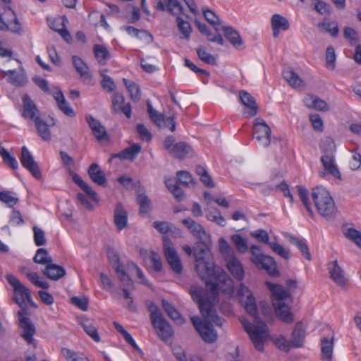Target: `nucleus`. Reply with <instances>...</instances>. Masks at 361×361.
I'll return each instance as SVG.
<instances>
[{"label":"nucleus","mask_w":361,"mask_h":361,"mask_svg":"<svg viewBox=\"0 0 361 361\" xmlns=\"http://www.w3.org/2000/svg\"><path fill=\"white\" fill-rule=\"evenodd\" d=\"M192 152V149L188 143L179 142L175 144L169 154L174 158L181 160Z\"/></svg>","instance_id":"c756f323"},{"label":"nucleus","mask_w":361,"mask_h":361,"mask_svg":"<svg viewBox=\"0 0 361 361\" xmlns=\"http://www.w3.org/2000/svg\"><path fill=\"white\" fill-rule=\"evenodd\" d=\"M85 119L93 135L99 142L109 141V137L106 128L102 125L99 120L91 115L86 116Z\"/></svg>","instance_id":"2eb2a0df"},{"label":"nucleus","mask_w":361,"mask_h":361,"mask_svg":"<svg viewBox=\"0 0 361 361\" xmlns=\"http://www.w3.org/2000/svg\"><path fill=\"white\" fill-rule=\"evenodd\" d=\"M318 27L325 30L334 37H336L338 35V25L336 22H321L318 23Z\"/></svg>","instance_id":"de8ad7c7"},{"label":"nucleus","mask_w":361,"mask_h":361,"mask_svg":"<svg viewBox=\"0 0 361 361\" xmlns=\"http://www.w3.org/2000/svg\"><path fill=\"white\" fill-rule=\"evenodd\" d=\"M0 155L4 161L10 166L12 169H17L18 163L16 159L10 154V153L4 147L0 148Z\"/></svg>","instance_id":"13d9d810"},{"label":"nucleus","mask_w":361,"mask_h":361,"mask_svg":"<svg viewBox=\"0 0 361 361\" xmlns=\"http://www.w3.org/2000/svg\"><path fill=\"white\" fill-rule=\"evenodd\" d=\"M33 233H34V241L37 246L44 245L47 239L45 237L44 231L40 228L35 226L33 227Z\"/></svg>","instance_id":"69168bd1"},{"label":"nucleus","mask_w":361,"mask_h":361,"mask_svg":"<svg viewBox=\"0 0 361 361\" xmlns=\"http://www.w3.org/2000/svg\"><path fill=\"white\" fill-rule=\"evenodd\" d=\"M334 336L321 339V352L323 361H331L334 349Z\"/></svg>","instance_id":"bb28decb"},{"label":"nucleus","mask_w":361,"mask_h":361,"mask_svg":"<svg viewBox=\"0 0 361 361\" xmlns=\"http://www.w3.org/2000/svg\"><path fill=\"white\" fill-rule=\"evenodd\" d=\"M271 130L262 118H256L253 126V138L259 147H267L271 142Z\"/></svg>","instance_id":"0eeeda50"},{"label":"nucleus","mask_w":361,"mask_h":361,"mask_svg":"<svg viewBox=\"0 0 361 361\" xmlns=\"http://www.w3.org/2000/svg\"><path fill=\"white\" fill-rule=\"evenodd\" d=\"M250 252L252 255L250 260L258 269L265 270L268 274L272 276L279 275L274 259L264 255L259 246L252 245Z\"/></svg>","instance_id":"39448f33"},{"label":"nucleus","mask_w":361,"mask_h":361,"mask_svg":"<svg viewBox=\"0 0 361 361\" xmlns=\"http://www.w3.org/2000/svg\"><path fill=\"white\" fill-rule=\"evenodd\" d=\"M219 247L221 253L224 255V259H227L228 257L233 256L235 252L233 248L230 246L228 243L224 238H221L219 240Z\"/></svg>","instance_id":"680f3d73"},{"label":"nucleus","mask_w":361,"mask_h":361,"mask_svg":"<svg viewBox=\"0 0 361 361\" xmlns=\"http://www.w3.org/2000/svg\"><path fill=\"white\" fill-rule=\"evenodd\" d=\"M72 179L80 188L87 193V195L94 201L98 202V197L96 192L85 183L82 178L75 173H72Z\"/></svg>","instance_id":"58836bf2"},{"label":"nucleus","mask_w":361,"mask_h":361,"mask_svg":"<svg viewBox=\"0 0 361 361\" xmlns=\"http://www.w3.org/2000/svg\"><path fill=\"white\" fill-rule=\"evenodd\" d=\"M136 130L140 138L145 142H149L152 140V134L149 130L142 123L136 126Z\"/></svg>","instance_id":"774afa93"},{"label":"nucleus","mask_w":361,"mask_h":361,"mask_svg":"<svg viewBox=\"0 0 361 361\" xmlns=\"http://www.w3.org/2000/svg\"><path fill=\"white\" fill-rule=\"evenodd\" d=\"M141 146L137 143H134L130 147L124 149L119 153L114 154V157H118L123 160H134L137 154L141 152Z\"/></svg>","instance_id":"7c9ffc66"},{"label":"nucleus","mask_w":361,"mask_h":361,"mask_svg":"<svg viewBox=\"0 0 361 361\" xmlns=\"http://www.w3.org/2000/svg\"><path fill=\"white\" fill-rule=\"evenodd\" d=\"M326 144L329 146V149H324V154L321 157L324 170L334 177L341 179V174L335 163L334 152L336 146L333 140H328Z\"/></svg>","instance_id":"1a4fd4ad"},{"label":"nucleus","mask_w":361,"mask_h":361,"mask_svg":"<svg viewBox=\"0 0 361 361\" xmlns=\"http://www.w3.org/2000/svg\"><path fill=\"white\" fill-rule=\"evenodd\" d=\"M123 29L126 31V32L131 35L135 36L137 38H149V39H152V36L147 31L143 30H138L133 26H124Z\"/></svg>","instance_id":"5fc2aeb1"},{"label":"nucleus","mask_w":361,"mask_h":361,"mask_svg":"<svg viewBox=\"0 0 361 361\" xmlns=\"http://www.w3.org/2000/svg\"><path fill=\"white\" fill-rule=\"evenodd\" d=\"M137 202L140 205V213L147 214L151 209V201L145 193H139L137 197Z\"/></svg>","instance_id":"8fccbe9b"},{"label":"nucleus","mask_w":361,"mask_h":361,"mask_svg":"<svg viewBox=\"0 0 361 361\" xmlns=\"http://www.w3.org/2000/svg\"><path fill=\"white\" fill-rule=\"evenodd\" d=\"M18 316L19 319V326L22 330L20 336L27 344L32 345L34 348H36L37 343L33 338L36 333L35 326L32 323L30 318L24 316V313L23 312H18Z\"/></svg>","instance_id":"f8f14e48"},{"label":"nucleus","mask_w":361,"mask_h":361,"mask_svg":"<svg viewBox=\"0 0 361 361\" xmlns=\"http://www.w3.org/2000/svg\"><path fill=\"white\" fill-rule=\"evenodd\" d=\"M225 261L228 271L233 277L238 281H242L245 276V271L241 262L236 257L235 255L228 257Z\"/></svg>","instance_id":"6ab92c4d"},{"label":"nucleus","mask_w":361,"mask_h":361,"mask_svg":"<svg viewBox=\"0 0 361 361\" xmlns=\"http://www.w3.org/2000/svg\"><path fill=\"white\" fill-rule=\"evenodd\" d=\"M6 279L13 288V299L20 307L25 306L27 302L32 305L31 293L27 287L12 274H7Z\"/></svg>","instance_id":"423d86ee"},{"label":"nucleus","mask_w":361,"mask_h":361,"mask_svg":"<svg viewBox=\"0 0 361 361\" xmlns=\"http://www.w3.org/2000/svg\"><path fill=\"white\" fill-rule=\"evenodd\" d=\"M0 30L16 33L22 32L21 25L11 8H6L4 13L0 15Z\"/></svg>","instance_id":"9b49d317"},{"label":"nucleus","mask_w":361,"mask_h":361,"mask_svg":"<svg viewBox=\"0 0 361 361\" xmlns=\"http://www.w3.org/2000/svg\"><path fill=\"white\" fill-rule=\"evenodd\" d=\"M222 30L224 32L226 38L233 44L235 48L240 49L243 45V40L239 33L233 30L231 27L224 26Z\"/></svg>","instance_id":"4c0bfd02"},{"label":"nucleus","mask_w":361,"mask_h":361,"mask_svg":"<svg viewBox=\"0 0 361 361\" xmlns=\"http://www.w3.org/2000/svg\"><path fill=\"white\" fill-rule=\"evenodd\" d=\"M239 98L248 109L244 114L249 118L255 116L257 114L258 106L253 97L247 92L242 90L239 92Z\"/></svg>","instance_id":"4be33fe9"},{"label":"nucleus","mask_w":361,"mask_h":361,"mask_svg":"<svg viewBox=\"0 0 361 361\" xmlns=\"http://www.w3.org/2000/svg\"><path fill=\"white\" fill-rule=\"evenodd\" d=\"M162 306L164 311L167 313L169 317L173 319L178 324H182L184 322V319L180 316L179 312L172 306L167 300H162Z\"/></svg>","instance_id":"37998d69"},{"label":"nucleus","mask_w":361,"mask_h":361,"mask_svg":"<svg viewBox=\"0 0 361 361\" xmlns=\"http://www.w3.org/2000/svg\"><path fill=\"white\" fill-rule=\"evenodd\" d=\"M115 329L123 336L125 341L130 345L134 350L137 351L140 353H142V350L139 348V346L136 344L135 340L132 337V336L123 328V326L117 322H114L113 323Z\"/></svg>","instance_id":"c03bdc74"},{"label":"nucleus","mask_w":361,"mask_h":361,"mask_svg":"<svg viewBox=\"0 0 361 361\" xmlns=\"http://www.w3.org/2000/svg\"><path fill=\"white\" fill-rule=\"evenodd\" d=\"M107 255L109 262L116 272L121 282L124 286H130L133 288V281L125 271L123 266L120 263L118 252L113 248H109L107 251Z\"/></svg>","instance_id":"9d476101"},{"label":"nucleus","mask_w":361,"mask_h":361,"mask_svg":"<svg viewBox=\"0 0 361 361\" xmlns=\"http://www.w3.org/2000/svg\"><path fill=\"white\" fill-rule=\"evenodd\" d=\"M73 64L79 73L81 80L85 83H89L92 80V74L90 72L87 65L82 59L77 56L72 57Z\"/></svg>","instance_id":"5701e85b"},{"label":"nucleus","mask_w":361,"mask_h":361,"mask_svg":"<svg viewBox=\"0 0 361 361\" xmlns=\"http://www.w3.org/2000/svg\"><path fill=\"white\" fill-rule=\"evenodd\" d=\"M35 124L39 136L44 141H50L51 133L49 126L41 118H37Z\"/></svg>","instance_id":"ea45409f"},{"label":"nucleus","mask_w":361,"mask_h":361,"mask_svg":"<svg viewBox=\"0 0 361 361\" xmlns=\"http://www.w3.org/2000/svg\"><path fill=\"white\" fill-rule=\"evenodd\" d=\"M48 21L49 27L58 32L66 42H69L72 39L71 35L66 27V24L68 23L66 16L54 18L51 20H48Z\"/></svg>","instance_id":"aec40b11"},{"label":"nucleus","mask_w":361,"mask_h":361,"mask_svg":"<svg viewBox=\"0 0 361 361\" xmlns=\"http://www.w3.org/2000/svg\"><path fill=\"white\" fill-rule=\"evenodd\" d=\"M152 324L162 341H166L173 335V329L164 317L152 322Z\"/></svg>","instance_id":"a211bd4d"},{"label":"nucleus","mask_w":361,"mask_h":361,"mask_svg":"<svg viewBox=\"0 0 361 361\" xmlns=\"http://www.w3.org/2000/svg\"><path fill=\"white\" fill-rule=\"evenodd\" d=\"M43 274L51 280H59L66 274V270L61 266L52 264L47 265Z\"/></svg>","instance_id":"72a5a7b5"},{"label":"nucleus","mask_w":361,"mask_h":361,"mask_svg":"<svg viewBox=\"0 0 361 361\" xmlns=\"http://www.w3.org/2000/svg\"><path fill=\"white\" fill-rule=\"evenodd\" d=\"M195 257L196 272L204 281L208 294L207 298H204L202 288L192 286L190 295L198 305L202 316L216 325H221V319L216 314L214 306L219 301V291L228 297L233 294V281L223 269L215 265L214 256L209 247L202 243L197 244L195 248Z\"/></svg>","instance_id":"f257e3e1"},{"label":"nucleus","mask_w":361,"mask_h":361,"mask_svg":"<svg viewBox=\"0 0 361 361\" xmlns=\"http://www.w3.org/2000/svg\"><path fill=\"white\" fill-rule=\"evenodd\" d=\"M329 270L331 279L339 286H344L346 283V279L344 271L338 266L337 260L334 261L329 265Z\"/></svg>","instance_id":"b1692460"},{"label":"nucleus","mask_w":361,"mask_h":361,"mask_svg":"<svg viewBox=\"0 0 361 361\" xmlns=\"http://www.w3.org/2000/svg\"><path fill=\"white\" fill-rule=\"evenodd\" d=\"M167 11L172 15L183 14V7L178 0H167Z\"/></svg>","instance_id":"0e129e2a"},{"label":"nucleus","mask_w":361,"mask_h":361,"mask_svg":"<svg viewBox=\"0 0 361 361\" xmlns=\"http://www.w3.org/2000/svg\"><path fill=\"white\" fill-rule=\"evenodd\" d=\"M128 212L124 209L121 203L116 205L114 212V223L118 231H121L128 226Z\"/></svg>","instance_id":"412c9836"},{"label":"nucleus","mask_w":361,"mask_h":361,"mask_svg":"<svg viewBox=\"0 0 361 361\" xmlns=\"http://www.w3.org/2000/svg\"><path fill=\"white\" fill-rule=\"evenodd\" d=\"M272 295V305L278 317L284 322L291 323L293 314L290 311L289 304L291 303V295L288 289L279 284L267 281Z\"/></svg>","instance_id":"7ed1b4c3"},{"label":"nucleus","mask_w":361,"mask_h":361,"mask_svg":"<svg viewBox=\"0 0 361 361\" xmlns=\"http://www.w3.org/2000/svg\"><path fill=\"white\" fill-rule=\"evenodd\" d=\"M283 76L289 85L294 88H299L304 86L303 80L291 68H288L283 70Z\"/></svg>","instance_id":"e433bc0d"},{"label":"nucleus","mask_w":361,"mask_h":361,"mask_svg":"<svg viewBox=\"0 0 361 361\" xmlns=\"http://www.w3.org/2000/svg\"><path fill=\"white\" fill-rule=\"evenodd\" d=\"M123 81L130 93L131 99L138 101L140 98V90L138 85L134 82L130 81L126 78H123Z\"/></svg>","instance_id":"09e8293b"},{"label":"nucleus","mask_w":361,"mask_h":361,"mask_svg":"<svg viewBox=\"0 0 361 361\" xmlns=\"http://www.w3.org/2000/svg\"><path fill=\"white\" fill-rule=\"evenodd\" d=\"M182 224L189 230V231L200 242L205 243L209 239V235L203 226L196 222L191 218H187L182 220Z\"/></svg>","instance_id":"dca6fc26"},{"label":"nucleus","mask_w":361,"mask_h":361,"mask_svg":"<svg viewBox=\"0 0 361 361\" xmlns=\"http://www.w3.org/2000/svg\"><path fill=\"white\" fill-rule=\"evenodd\" d=\"M206 217L209 221H213L221 226L226 225V221L218 209L206 210Z\"/></svg>","instance_id":"603ef678"},{"label":"nucleus","mask_w":361,"mask_h":361,"mask_svg":"<svg viewBox=\"0 0 361 361\" xmlns=\"http://www.w3.org/2000/svg\"><path fill=\"white\" fill-rule=\"evenodd\" d=\"M0 201L13 208L19 202V198L11 191H0Z\"/></svg>","instance_id":"a18cd8bd"},{"label":"nucleus","mask_w":361,"mask_h":361,"mask_svg":"<svg viewBox=\"0 0 361 361\" xmlns=\"http://www.w3.org/2000/svg\"><path fill=\"white\" fill-rule=\"evenodd\" d=\"M81 326H82L86 334L90 336L95 342L100 341V337L97 332L95 322L93 320L89 319H83L81 322Z\"/></svg>","instance_id":"a19ab883"},{"label":"nucleus","mask_w":361,"mask_h":361,"mask_svg":"<svg viewBox=\"0 0 361 361\" xmlns=\"http://www.w3.org/2000/svg\"><path fill=\"white\" fill-rule=\"evenodd\" d=\"M336 53L333 46H329L326 50L325 59L327 68L333 70L335 68Z\"/></svg>","instance_id":"bf43d9fd"},{"label":"nucleus","mask_w":361,"mask_h":361,"mask_svg":"<svg viewBox=\"0 0 361 361\" xmlns=\"http://www.w3.org/2000/svg\"><path fill=\"white\" fill-rule=\"evenodd\" d=\"M54 98L56 101L59 109L64 114L70 117L75 116V114L73 109L70 106L61 90L57 88V91L54 94Z\"/></svg>","instance_id":"c85d7f7f"},{"label":"nucleus","mask_w":361,"mask_h":361,"mask_svg":"<svg viewBox=\"0 0 361 361\" xmlns=\"http://www.w3.org/2000/svg\"><path fill=\"white\" fill-rule=\"evenodd\" d=\"M20 161L22 166L25 168L29 172L37 179L42 178V173L38 166V164L35 161L32 153L28 149L23 146L21 148V155Z\"/></svg>","instance_id":"ddd939ff"},{"label":"nucleus","mask_w":361,"mask_h":361,"mask_svg":"<svg viewBox=\"0 0 361 361\" xmlns=\"http://www.w3.org/2000/svg\"><path fill=\"white\" fill-rule=\"evenodd\" d=\"M303 102L308 109H312L321 111H326L329 110V105L327 103L317 96L308 94L304 98Z\"/></svg>","instance_id":"a878e982"},{"label":"nucleus","mask_w":361,"mask_h":361,"mask_svg":"<svg viewBox=\"0 0 361 361\" xmlns=\"http://www.w3.org/2000/svg\"><path fill=\"white\" fill-rule=\"evenodd\" d=\"M34 262L40 264H49L52 262L51 257L49 256L47 251L44 248H39L34 257Z\"/></svg>","instance_id":"864d4df0"},{"label":"nucleus","mask_w":361,"mask_h":361,"mask_svg":"<svg viewBox=\"0 0 361 361\" xmlns=\"http://www.w3.org/2000/svg\"><path fill=\"white\" fill-rule=\"evenodd\" d=\"M312 197L319 214L329 219L334 216L336 207L329 192L324 187H316L312 190Z\"/></svg>","instance_id":"20e7f679"},{"label":"nucleus","mask_w":361,"mask_h":361,"mask_svg":"<svg viewBox=\"0 0 361 361\" xmlns=\"http://www.w3.org/2000/svg\"><path fill=\"white\" fill-rule=\"evenodd\" d=\"M345 236L361 247V232L353 228H349L345 233Z\"/></svg>","instance_id":"338daca9"},{"label":"nucleus","mask_w":361,"mask_h":361,"mask_svg":"<svg viewBox=\"0 0 361 361\" xmlns=\"http://www.w3.org/2000/svg\"><path fill=\"white\" fill-rule=\"evenodd\" d=\"M23 112L22 116L25 119L32 120L34 122L39 118V111L29 95L25 94L23 97Z\"/></svg>","instance_id":"f3484780"},{"label":"nucleus","mask_w":361,"mask_h":361,"mask_svg":"<svg viewBox=\"0 0 361 361\" xmlns=\"http://www.w3.org/2000/svg\"><path fill=\"white\" fill-rule=\"evenodd\" d=\"M163 249L168 264L180 258L171 241L166 236H163Z\"/></svg>","instance_id":"c9c22d12"},{"label":"nucleus","mask_w":361,"mask_h":361,"mask_svg":"<svg viewBox=\"0 0 361 361\" xmlns=\"http://www.w3.org/2000/svg\"><path fill=\"white\" fill-rule=\"evenodd\" d=\"M343 35L351 46H354L357 44L358 34L353 28L345 27L343 30Z\"/></svg>","instance_id":"e2e57ef3"},{"label":"nucleus","mask_w":361,"mask_h":361,"mask_svg":"<svg viewBox=\"0 0 361 361\" xmlns=\"http://www.w3.org/2000/svg\"><path fill=\"white\" fill-rule=\"evenodd\" d=\"M298 195L300 197V200L302 202L304 206L305 207L308 213L312 216L313 212L310 207V203L309 202V192L307 189L303 188L302 186H298Z\"/></svg>","instance_id":"052dcab7"},{"label":"nucleus","mask_w":361,"mask_h":361,"mask_svg":"<svg viewBox=\"0 0 361 361\" xmlns=\"http://www.w3.org/2000/svg\"><path fill=\"white\" fill-rule=\"evenodd\" d=\"M147 111L151 120L160 128H169L171 132L176 130V123L173 117H164L154 109L149 102L147 103Z\"/></svg>","instance_id":"4468645a"},{"label":"nucleus","mask_w":361,"mask_h":361,"mask_svg":"<svg viewBox=\"0 0 361 361\" xmlns=\"http://www.w3.org/2000/svg\"><path fill=\"white\" fill-rule=\"evenodd\" d=\"M94 56L97 61L102 64H106L110 58V54L106 47L100 44H95L93 47Z\"/></svg>","instance_id":"79ce46f5"},{"label":"nucleus","mask_w":361,"mask_h":361,"mask_svg":"<svg viewBox=\"0 0 361 361\" xmlns=\"http://www.w3.org/2000/svg\"><path fill=\"white\" fill-rule=\"evenodd\" d=\"M177 16V25L178 30L183 35L182 38L185 39H189L190 38V34L192 32V28L190 23L188 21L184 20L179 15Z\"/></svg>","instance_id":"49530a36"},{"label":"nucleus","mask_w":361,"mask_h":361,"mask_svg":"<svg viewBox=\"0 0 361 361\" xmlns=\"http://www.w3.org/2000/svg\"><path fill=\"white\" fill-rule=\"evenodd\" d=\"M231 240L239 252L245 253L247 251L248 247L245 239L239 234H234Z\"/></svg>","instance_id":"4d7b16f0"},{"label":"nucleus","mask_w":361,"mask_h":361,"mask_svg":"<svg viewBox=\"0 0 361 361\" xmlns=\"http://www.w3.org/2000/svg\"><path fill=\"white\" fill-rule=\"evenodd\" d=\"M88 174L92 180L99 185L104 186L106 183L104 173L97 164H92L88 169Z\"/></svg>","instance_id":"2f4dec72"},{"label":"nucleus","mask_w":361,"mask_h":361,"mask_svg":"<svg viewBox=\"0 0 361 361\" xmlns=\"http://www.w3.org/2000/svg\"><path fill=\"white\" fill-rule=\"evenodd\" d=\"M4 77H8V81L13 85L22 87L27 82L25 74L23 72L18 73L15 70L2 71Z\"/></svg>","instance_id":"cd10ccee"},{"label":"nucleus","mask_w":361,"mask_h":361,"mask_svg":"<svg viewBox=\"0 0 361 361\" xmlns=\"http://www.w3.org/2000/svg\"><path fill=\"white\" fill-rule=\"evenodd\" d=\"M27 279L35 286L40 287L44 289H47L49 287V284L46 281L40 279L39 275L35 272H27L25 274Z\"/></svg>","instance_id":"6e6d98bb"},{"label":"nucleus","mask_w":361,"mask_h":361,"mask_svg":"<svg viewBox=\"0 0 361 361\" xmlns=\"http://www.w3.org/2000/svg\"><path fill=\"white\" fill-rule=\"evenodd\" d=\"M197 54L200 59L204 63L209 65H214L216 63V60L211 54L207 52L204 47H199L197 48Z\"/></svg>","instance_id":"3c124183"},{"label":"nucleus","mask_w":361,"mask_h":361,"mask_svg":"<svg viewBox=\"0 0 361 361\" xmlns=\"http://www.w3.org/2000/svg\"><path fill=\"white\" fill-rule=\"evenodd\" d=\"M240 301L249 314L254 317L256 324H252L245 319L241 323L258 351H263L264 343L269 337L267 324L259 320L256 300L250 290L244 284H240L238 289Z\"/></svg>","instance_id":"f03ea898"},{"label":"nucleus","mask_w":361,"mask_h":361,"mask_svg":"<svg viewBox=\"0 0 361 361\" xmlns=\"http://www.w3.org/2000/svg\"><path fill=\"white\" fill-rule=\"evenodd\" d=\"M286 238L291 244L295 245L300 250L305 259L307 260L312 259L311 254L305 239L299 238L290 234L286 235Z\"/></svg>","instance_id":"473e14b6"},{"label":"nucleus","mask_w":361,"mask_h":361,"mask_svg":"<svg viewBox=\"0 0 361 361\" xmlns=\"http://www.w3.org/2000/svg\"><path fill=\"white\" fill-rule=\"evenodd\" d=\"M305 337V330L301 323H297L292 333L291 345L293 348L302 346Z\"/></svg>","instance_id":"f704fd0d"},{"label":"nucleus","mask_w":361,"mask_h":361,"mask_svg":"<svg viewBox=\"0 0 361 361\" xmlns=\"http://www.w3.org/2000/svg\"><path fill=\"white\" fill-rule=\"evenodd\" d=\"M203 317L207 320V322H202L197 317H191V321L197 331L199 332L202 338L205 342L213 343L217 338V334L214 330L212 324H215L216 326L217 325L208 318H206L204 316ZM222 323L223 322H221V324L219 326H221L222 325Z\"/></svg>","instance_id":"6e6552de"},{"label":"nucleus","mask_w":361,"mask_h":361,"mask_svg":"<svg viewBox=\"0 0 361 361\" xmlns=\"http://www.w3.org/2000/svg\"><path fill=\"white\" fill-rule=\"evenodd\" d=\"M273 36L277 37L281 30L286 31L290 27L288 19L280 14H274L271 19Z\"/></svg>","instance_id":"393cba45"}]
</instances>
